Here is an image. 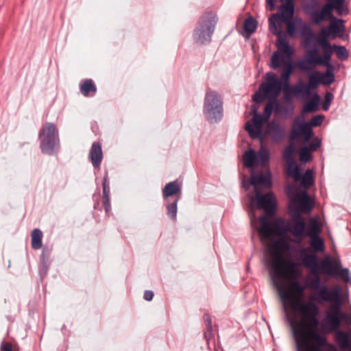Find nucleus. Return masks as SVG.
<instances>
[{"mask_svg": "<svg viewBox=\"0 0 351 351\" xmlns=\"http://www.w3.org/2000/svg\"><path fill=\"white\" fill-rule=\"evenodd\" d=\"M319 322H291L298 351H324L327 338L317 330Z\"/></svg>", "mask_w": 351, "mask_h": 351, "instance_id": "obj_1", "label": "nucleus"}, {"mask_svg": "<svg viewBox=\"0 0 351 351\" xmlns=\"http://www.w3.org/2000/svg\"><path fill=\"white\" fill-rule=\"evenodd\" d=\"M278 106L279 104L276 100L269 99L265 107L264 116H262L256 110H254L252 119L248 121L245 125V130L252 138H258L261 141H263V123L269 119L274 109L276 111L278 110Z\"/></svg>", "mask_w": 351, "mask_h": 351, "instance_id": "obj_2", "label": "nucleus"}, {"mask_svg": "<svg viewBox=\"0 0 351 351\" xmlns=\"http://www.w3.org/2000/svg\"><path fill=\"white\" fill-rule=\"evenodd\" d=\"M217 23L216 14L213 12L204 14L197 24L194 33L196 41L200 44H205L210 40L215 25Z\"/></svg>", "mask_w": 351, "mask_h": 351, "instance_id": "obj_3", "label": "nucleus"}, {"mask_svg": "<svg viewBox=\"0 0 351 351\" xmlns=\"http://www.w3.org/2000/svg\"><path fill=\"white\" fill-rule=\"evenodd\" d=\"M324 117L323 115H316L312 117L310 121V124L305 122L302 117H296L293 123V127L291 132V137L295 139L300 136H304V142L307 143L309 141L313 136V131L311 126L317 127L320 125Z\"/></svg>", "mask_w": 351, "mask_h": 351, "instance_id": "obj_4", "label": "nucleus"}, {"mask_svg": "<svg viewBox=\"0 0 351 351\" xmlns=\"http://www.w3.org/2000/svg\"><path fill=\"white\" fill-rule=\"evenodd\" d=\"M277 48V51L271 55L270 67L278 69L293 66L291 58L293 51L288 42L285 39H278Z\"/></svg>", "mask_w": 351, "mask_h": 351, "instance_id": "obj_5", "label": "nucleus"}, {"mask_svg": "<svg viewBox=\"0 0 351 351\" xmlns=\"http://www.w3.org/2000/svg\"><path fill=\"white\" fill-rule=\"evenodd\" d=\"M261 223L258 228L259 234L265 239H271L274 236H282L287 233V223L282 218L276 219L272 223H270L268 217L263 215L259 217Z\"/></svg>", "mask_w": 351, "mask_h": 351, "instance_id": "obj_6", "label": "nucleus"}, {"mask_svg": "<svg viewBox=\"0 0 351 351\" xmlns=\"http://www.w3.org/2000/svg\"><path fill=\"white\" fill-rule=\"evenodd\" d=\"M204 114L206 118L216 122L222 117V102L215 91L208 90L204 100Z\"/></svg>", "mask_w": 351, "mask_h": 351, "instance_id": "obj_7", "label": "nucleus"}, {"mask_svg": "<svg viewBox=\"0 0 351 351\" xmlns=\"http://www.w3.org/2000/svg\"><path fill=\"white\" fill-rule=\"evenodd\" d=\"M40 148L43 153L51 154L58 143V134L54 124L47 123L39 132Z\"/></svg>", "mask_w": 351, "mask_h": 351, "instance_id": "obj_8", "label": "nucleus"}, {"mask_svg": "<svg viewBox=\"0 0 351 351\" xmlns=\"http://www.w3.org/2000/svg\"><path fill=\"white\" fill-rule=\"evenodd\" d=\"M344 0H328L320 11L313 12L311 14L313 22L319 24L322 21L332 19V10H335L338 14L346 12L343 6Z\"/></svg>", "mask_w": 351, "mask_h": 351, "instance_id": "obj_9", "label": "nucleus"}, {"mask_svg": "<svg viewBox=\"0 0 351 351\" xmlns=\"http://www.w3.org/2000/svg\"><path fill=\"white\" fill-rule=\"evenodd\" d=\"M282 90L284 91L282 82L273 72L267 73L265 81L261 85V92L269 97V99L276 100Z\"/></svg>", "mask_w": 351, "mask_h": 351, "instance_id": "obj_10", "label": "nucleus"}, {"mask_svg": "<svg viewBox=\"0 0 351 351\" xmlns=\"http://www.w3.org/2000/svg\"><path fill=\"white\" fill-rule=\"evenodd\" d=\"M243 159L244 166L247 168L252 169L258 165L265 167L269 160V152L267 147L263 146L257 153L254 149H250L244 153Z\"/></svg>", "mask_w": 351, "mask_h": 351, "instance_id": "obj_11", "label": "nucleus"}, {"mask_svg": "<svg viewBox=\"0 0 351 351\" xmlns=\"http://www.w3.org/2000/svg\"><path fill=\"white\" fill-rule=\"evenodd\" d=\"M289 197V208L291 213H308L313 208V203L308 194L303 191L295 194L293 197Z\"/></svg>", "mask_w": 351, "mask_h": 351, "instance_id": "obj_12", "label": "nucleus"}, {"mask_svg": "<svg viewBox=\"0 0 351 351\" xmlns=\"http://www.w3.org/2000/svg\"><path fill=\"white\" fill-rule=\"evenodd\" d=\"M341 315L340 302H336L328 308L324 319V324L328 331L337 330L340 327Z\"/></svg>", "mask_w": 351, "mask_h": 351, "instance_id": "obj_13", "label": "nucleus"}, {"mask_svg": "<svg viewBox=\"0 0 351 351\" xmlns=\"http://www.w3.org/2000/svg\"><path fill=\"white\" fill-rule=\"evenodd\" d=\"M306 223L300 213H291V219L287 223V232L291 235L302 239L304 236Z\"/></svg>", "mask_w": 351, "mask_h": 351, "instance_id": "obj_14", "label": "nucleus"}, {"mask_svg": "<svg viewBox=\"0 0 351 351\" xmlns=\"http://www.w3.org/2000/svg\"><path fill=\"white\" fill-rule=\"evenodd\" d=\"M257 207L263 209L267 214L271 215L274 212L276 207V199L272 193L261 195L260 191L256 193Z\"/></svg>", "mask_w": 351, "mask_h": 351, "instance_id": "obj_15", "label": "nucleus"}, {"mask_svg": "<svg viewBox=\"0 0 351 351\" xmlns=\"http://www.w3.org/2000/svg\"><path fill=\"white\" fill-rule=\"evenodd\" d=\"M282 2L285 3L281 6V14L280 16L283 21L289 20L294 12V5L292 0H281ZM267 5L269 7V10L272 11L275 9V1L274 0H266Z\"/></svg>", "mask_w": 351, "mask_h": 351, "instance_id": "obj_16", "label": "nucleus"}, {"mask_svg": "<svg viewBox=\"0 0 351 351\" xmlns=\"http://www.w3.org/2000/svg\"><path fill=\"white\" fill-rule=\"evenodd\" d=\"M250 183L254 188L255 193H256L257 191H260L258 189L260 186L269 188L271 185V173L268 172L266 174H256L254 173V170L252 169Z\"/></svg>", "mask_w": 351, "mask_h": 351, "instance_id": "obj_17", "label": "nucleus"}, {"mask_svg": "<svg viewBox=\"0 0 351 351\" xmlns=\"http://www.w3.org/2000/svg\"><path fill=\"white\" fill-rule=\"evenodd\" d=\"M322 49L323 56L318 58V62H320V65L326 66L328 69H332V66L330 64L331 56L334 52L333 45H331L329 41H325L320 39V44H319Z\"/></svg>", "mask_w": 351, "mask_h": 351, "instance_id": "obj_18", "label": "nucleus"}, {"mask_svg": "<svg viewBox=\"0 0 351 351\" xmlns=\"http://www.w3.org/2000/svg\"><path fill=\"white\" fill-rule=\"evenodd\" d=\"M317 299H321L326 302H339V296L336 291H330L326 285H322L316 291Z\"/></svg>", "mask_w": 351, "mask_h": 351, "instance_id": "obj_19", "label": "nucleus"}, {"mask_svg": "<svg viewBox=\"0 0 351 351\" xmlns=\"http://www.w3.org/2000/svg\"><path fill=\"white\" fill-rule=\"evenodd\" d=\"M88 157L95 168H99L103 159L101 145L98 142L92 144L89 151Z\"/></svg>", "mask_w": 351, "mask_h": 351, "instance_id": "obj_20", "label": "nucleus"}, {"mask_svg": "<svg viewBox=\"0 0 351 351\" xmlns=\"http://www.w3.org/2000/svg\"><path fill=\"white\" fill-rule=\"evenodd\" d=\"M341 266V263L335 260H332L329 257L325 258L321 265L320 268L322 270L329 275L337 274L339 268Z\"/></svg>", "mask_w": 351, "mask_h": 351, "instance_id": "obj_21", "label": "nucleus"}, {"mask_svg": "<svg viewBox=\"0 0 351 351\" xmlns=\"http://www.w3.org/2000/svg\"><path fill=\"white\" fill-rule=\"evenodd\" d=\"M283 71L281 73L280 77L279 80L282 83V86L284 87V93L286 98L289 97L291 95V90L292 87L289 86V80L291 75L293 71V66H289L286 68H283Z\"/></svg>", "mask_w": 351, "mask_h": 351, "instance_id": "obj_22", "label": "nucleus"}, {"mask_svg": "<svg viewBox=\"0 0 351 351\" xmlns=\"http://www.w3.org/2000/svg\"><path fill=\"white\" fill-rule=\"evenodd\" d=\"M335 339L341 349L351 350V332L337 330Z\"/></svg>", "mask_w": 351, "mask_h": 351, "instance_id": "obj_23", "label": "nucleus"}, {"mask_svg": "<svg viewBox=\"0 0 351 351\" xmlns=\"http://www.w3.org/2000/svg\"><path fill=\"white\" fill-rule=\"evenodd\" d=\"M311 90H313V88L310 87L308 84H304L300 82L292 87L291 94H293L295 96L308 97L311 95Z\"/></svg>", "mask_w": 351, "mask_h": 351, "instance_id": "obj_24", "label": "nucleus"}, {"mask_svg": "<svg viewBox=\"0 0 351 351\" xmlns=\"http://www.w3.org/2000/svg\"><path fill=\"white\" fill-rule=\"evenodd\" d=\"M80 89L84 97H92L97 92V87L91 79L84 80L80 84Z\"/></svg>", "mask_w": 351, "mask_h": 351, "instance_id": "obj_25", "label": "nucleus"}, {"mask_svg": "<svg viewBox=\"0 0 351 351\" xmlns=\"http://www.w3.org/2000/svg\"><path fill=\"white\" fill-rule=\"evenodd\" d=\"M267 132L276 141L280 140L284 135L283 129L274 121H271L267 124Z\"/></svg>", "mask_w": 351, "mask_h": 351, "instance_id": "obj_26", "label": "nucleus"}, {"mask_svg": "<svg viewBox=\"0 0 351 351\" xmlns=\"http://www.w3.org/2000/svg\"><path fill=\"white\" fill-rule=\"evenodd\" d=\"M181 194V187L176 181L167 183L162 190V195L165 198L170 196Z\"/></svg>", "mask_w": 351, "mask_h": 351, "instance_id": "obj_27", "label": "nucleus"}, {"mask_svg": "<svg viewBox=\"0 0 351 351\" xmlns=\"http://www.w3.org/2000/svg\"><path fill=\"white\" fill-rule=\"evenodd\" d=\"M343 23V21L341 19L332 18V20L327 27L328 32H330L332 35V38H335L339 33H342L344 31V25Z\"/></svg>", "mask_w": 351, "mask_h": 351, "instance_id": "obj_28", "label": "nucleus"}, {"mask_svg": "<svg viewBox=\"0 0 351 351\" xmlns=\"http://www.w3.org/2000/svg\"><path fill=\"white\" fill-rule=\"evenodd\" d=\"M287 175L293 178L295 181H299L301 177V171L300 167L295 161L287 162L286 167Z\"/></svg>", "mask_w": 351, "mask_h": 351, "instance_id": "obj_29", "label": "nucleus"}, {"mask_svg": "<svg viewBox=\"0 0 351 351\" xmlns=\"http://www.w3.org/2000/svg\"><path fill=\"white\" fill-rule=\"evenodd\" d=\"M320 101V97L317 93H315L311 97L309 101L306 103L302 109V113H308L317 110Z\"/></svg>", "mask_w": 351, "mask_h": 351, "instance_id": "obj_30", "label": "nucleus"}, {"mask_svg": "<svg viewBox=\"0 0 351 351\" xmlns=\"http://www.w3.org/2000/svg\"><path fill=\"white\" fill-rule=\"evenodd\" d=\"M32 247L34 250H39L42 247L43 232L40 230L34 229L31 233Z\"/></svg>", "mask_w": 351, "mask_h": 351, "instance_id": "obj_31", "label": "nucleus"}, {"mask_svg": "<svg viewBox=\"0 0 351 351\" xmlns=\"http://www.w3.org/2000/svg\"><path fill=\"white\" fill-rule=\"evenodd\" d=\"M309 245L317 253H322L325 250L324 240L320 237L310 239Z\"/></svg>", "mask_w": 351, "mask_h": 351, "instance_id": "obj_32", "label": "nucleus"}, {"mask_svg": "<svg viewBox=\"0 0 351 351\" xmlns=\"http://www.w3.org/2000/svg\"><path fill=\"white\" fill-rule=\"evenodd\" d=\"M284 21L280 16L273 14L269 19V30L274 34H279L280 23Z\"/></svg>", "mask_w": 351, "mask_h": 351, "instance_id": "obj_33", "label": "nucleus"}, {"mask_svg": "<svg viewBox=\"0 0 351 351\" xmlns=\"http://www.w3.org/2000/svg\"><path fill=\"white\" fill-rule=\"evenodd\" d=\"M321 231V228L316 221H313L311 222L309 226L305 230L304 235L307 236L310 239L319 237V233Z\"/></svg>", "mask_w": 351, "mask_h": 351, "instance_id": "obj_34", "label": "nucleus"}, {"mask_svg": "<svg viewBox=\"0 0 351 351\" xmlns=\"http://www.w3.org/2000/svg\"><path fill=\"white\" fill-rule=\"evenodd\" d=\"M302 264L310 269H316L317 265V256L315 254H309L304 256L302 260Z\"/></svg>", "mask_w": 351, "mask_h": 351, "instance_id": "obj_35", "label": "nucleus"}, {"mask_svg": "<svg viewBox=\"0 0 351 351\" xmlns=\"http://www.w3.org/2000/svg\"><path fill=\"white\" fill-rule=\"evenodd\" d=\"M257 28V22L251 16L247 18L243 23V29L247 36L253 34Z\"/></svg>", "mask_w": 351, "mask_h": 351, "instance_id": "obj_36", "label": "nucleus"}, {"mask_svg": "<svg viewBox=\"0 0 351 351\" xmlns=\"http://www.w3.org/2000/svg\"><path fill=\"white\" fill-rule=\"evenodd\" d=\"M313 60V59L311 60L306 57L305 59L299 60L297 62V66L302 71H311L317 65Z\"/></svg>", "mask_w": 351, "mask_h": 351, "instance_id": "obj_37", "label": "nucleus"}, {"mask_svg": "<svg viewBox=\"0 0 351 351\" xmlns=\"http://www.w3.org/2000/svg\"><path fill=\"white\" fill-rule=\"evenodd\" d=\"M321 81V73L315 71L308 76V82L307 84H308L310 87L316 89L319 84H322Z\"/></svg>", "mask_w": 351, "mask_h": 351, "instance_id": "obj_38", "label": "nucleus"}, {"mask_svg": "<svg viewBox=\"0 0 351 351\" xmlns=\"http://www.w3.org/2000/svg\"><path fill=\"white\" fill-rule=\"evenodd\" d=\"M334 52L340 60H346L348 58V52L343 46L333 45Z\"/></svg>", "mask_w": 351, "mask_h": 351, "instance_id": "obj_39", "label": "nucleus"}, {"mask_svg": "<svg viewBox=\"0 0 351 351\" xmlns=\"http://www.w3.org/2000/svg\"><path fill=\"white\" fill-rule=\"evenodd\" d=\"M332 69H328L325 73H321V82L324 85H330L335 80V75L332 71Z\"/></svg>", "mask_w": 351, "mask_h": 351, "instance_id": "obj_40", "label": "nucleus"}, {"mask_svg": "<svg viewBox=\"0 0 351 351\" xmlns=\"http://www.w3.org/2000/svg\"><path fill=\"white\" fill-rule=\"evenodd\" d=\"M302 184L305 186H309L313 183V172L311 169H307L304 175L301 174L300 180Z\"/></svg>", "mask_w": 351, "mask_h": 351, "instance_id": "obj_41", "label": "nucleus"}, {"mask_svg": "<svg viewBox=\"0 0 351 351\" xmlns=\"http://www.w3.org/2000/svg\"><path fill=\"white\" fill-rule=\"evenodd\" d=\"M179 199H180V197H178L176 201H174L172 203L169 204L167 206V215L173 220L176 219V215H177V210H178L177 202Z\"/></svg>", "mask_w": 351, "mask_h": 351, "instance_id": "obj_42", "label": "nucleus"}, {"mask_svg": "<svg viewBox=\"0 0 351 351\" xmlns=\"http://www.w3.org/2000/svg\"><path fill=\"white\" fill-rule=\"evenodd\" d=\"M320 56H321L319 55L318 49L316 48L307 50L306 53V57H307L309 59L314 60L313 61L315 62V64L318 65H320V62H318L317 59L320 58Z\"/></svg>", "mask_w": 351, "mask_h": 351, "instance_id": "obj_43", "label": "nucleus"}, {"mask_svg": "<svg viewBox=\"0 0 351 351\" xmlns=\"http://www.w3.org/2000/svg\"><path fill=\"white\" fill-rule=\"evenodd\" d=\"M294 147L292 145L287 146L283 153L284 159L287 162L295 161L293 157Z\"/></svg>", "mask_w": 351, "mask_h": 351, "instance_id": "obj_44", "label": "nucleus"}, {"mask_svg": "<svg viewBox=\"0 0 351 351\" xmlns=\"http://www.w3.org/2000/svg\"><path fill=\"white\" fill-rule=\"evenodd\" d=\"M330 36L332 37V35L330 33V32H328V28L324 27L321 29L319 34H318V36L316 38V40L318 44H320V39H322L325 41H328V38L330 37Z\"/></svg>", "mask_w": 351, "mask_h": 351, "instance_id": "obj_45", "label": "nucleus"}, {"mask_svg": "<svg viewBox=\"0 0 351 351\" xmlns=\"http://www.w3.org/2000/svg\"><path fill=\"white\" fill-rule=\"evenodd\" d=\"M299 157L300 161L303 162H308L311 157L309 149L306 147H302L300 152Z\"/></svg>", "mask_w": 351, "mask_h": 351, "instance_id": "obj_46", "label": "nucleus"}, {"mask_svg": "<svg viewBox=\"0 0 351 351\" xmlns=\"http://www.w3.org/2000/svg\"><path fill=\"white\" fill-rule=\"evenodd\" d=\"M265 99H269V97L266 96L265 93L261 92V87L259 88V90L254 93L252 96V100L256 103H261Z\"/></svg>", "mask_w": 351, "mask_h": 351, "instance_id": "obj_47", "label": "nucleus"}, {"mask_svg": "<svg viewBox=\"0 0 351 351\" xmlns=\"http://www.w3.org/2000/svg\"><path fill=\"white\" fill-rule=\"evenodd\" d=\"M334 98V96L332 95V93H330V92H328L326 93L325 95V101H324V104L323 105V110H327L329 108V106L332 101V100Z\"/></svg>", "mask_w": 351, "mask_h": 351, "instance_id": "obj_48", "label": "nucleus"}, {"mask_svg": "<svg viewBox=\"0 0 351 351\" xmlns=\"http://www.w3.org/2000/svg\"><path fill=\"white\" fill-rule=\"evenodd\" d=\"M321 145V141L318 138L313 139L312 142L309 145L311 151H316Z\"/></svg>", "mask_w": 351, "mask_h": 351, "instance_id": "obj_49", "label": "nucleus"}, {"mask_svg": "<svg viewBox=\"0 0 351 351\" xmlns=\"http://www.w3.org/2000/svg\"><path fill=\"white\" fill-rule=\"evenodd\" d=\"M110 189L107 184V176L104 178L103 180V197H109Z\"/></svg>", "mask_w": 351, "mask_h": 351, "instance_id": "obj_50", "label": "nucleus"}, {"mask_svg": "<svg viewBox=\"0 0 351 351\" xmlns=\"http://www.w3.org/2000/svg\"><path fill=\"white\" fill-rule=\"evenodd\" d=\"M320 285V278L319 276H316L311 283V288L315 290L316 291L319 289Z\"/></svg>", "mask_w": 351, "mask_h": 351, "instance_id": "obj_51", "label": "nucleus"}, {"mask_svg": "<svg viewBox=\"0 0 351 351\" xmlns=\"http://www.w3.org/2000/svg\"><path fill=\"white\" fill-rule=\"evenodd\" d=\"M343 321L347 326L351 327V313H342L341 322Z\"/></svg>", "mask_w": 351, "mask_h": 351, "instance_id": "obj_52", "label": "nucleus"}, {"mask_svg": "<svg viewBox=\"0 0 351 351\" xmlns=\"http://www.w3.org/2000/svg\"><path fill=\"white\" fill-rule=\"evenodd\" d=\"M1 351H12V345L10 342L2 343Z\"/></svg>", "mask_w": 351, "mask_h": 351, "instance_id": "obj_53", "label": "nucleus"}, {"mask_svg": "<svg viewBox=\"0 0 351 351\" xmlns=\"http://www.w3.org/2000/svg\"><path fill=\"white\" fill-rule=\"evenodd\" d=\"M103 204L106 213L110 210V197H103Z\"/></svg>", "mask_w": 351, "mask_h": 351, "instance_id": "obj_54", "label": "nucleus"}, {"mask_svg": "<svg viewBox=\"0 0 351 351\" xmlns=\"http://www.w3.org/2000/svg\"><path fill=\"white\" fill-rule=\"evenodd\" d=\"M154 293L152 291H145L144 293V299L151 301L153 299Z\"/></svg>", "mask_w": 351, "mask_h": 351, "instance_id": "obj_55", "label": "nucleus"}, {"mask_svg": "<svg viewBox=\"0 0 351 351\" xmlns=\"http://www.w3.org/2000/svg\"><path fill=\"white\" fill-rule=\"evenodd\" d=\"M205 322L207 323V327L208 328H211V319L208 315L204 316Z\"/></svg>", "mask_w": 351, "mask_h": 351, "instance_id": "obj_56", "label": "nucleus"}, {"mask_svg": "<svg viewBox=\"0 0 351 351\" xmlns=\"http://www.w3.org/2000/svg\"><path fill=\"white\" fill-rule=\"evenodd\" d=\"M338 274L341 275V276L344 277L346 276H348V274H349V271L348 269H341V272L340 273H338Z\"/></svg>", "mask_w": 351, "mask_h": 351, "instance_id": "obj_57", "label": "nucleus"}, {"mask_svg": "<svg viewBox=\"0 0 351 351\" xmlns=\"http://www.w3.org/2000/svg\"><path fill=\"white\" fill-rule=\"evenodd\" d=\"M293 29H294L293 25H292V24H291V23L288 25V28H287V29H288V32H289L290 34H292V32H293Z\"/></svg>", "mask_w": 351, "mask_h": 351, "instance_id": "obj_58", "label": "nucleus"}, {"mask_svg": "<svg viewBox=\"0 0 351 351\" xmlns=\"http://www.w3.org/2000/svg\"><path fill=\"white\" fill-rule=\"evenodd\" d=\"M308 250L306 249V248H304L302 250V252H301V254L302 255L304 253H305L306 252H307Z\"/></svg>", "mask_w": 351, "mask_h": 351, "instance_id": "obj_59", "label": "nucleus"}]
</instances>
